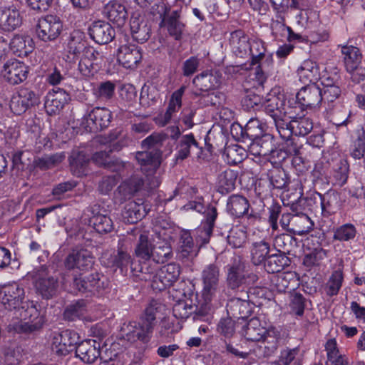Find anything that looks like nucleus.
Listing matches in <instances>:
<instances>
[{"label": "nucleus", "instance_id": "obj_1", "mask_svg": "<svg viewBox=\"0 0 365 365\" xmlns=\"http://www.w3.org/2000/svg\"><path fill=\"white\" fill-rule=\"evenodd\" d=\"M25 289L16 282L5 284L0 288V304L6 310L21 309L20 316L24 319L14 324L12 327L18 333L29 334L41 328L42 318L32 302L25 300Z\"/></svg>", "mask_w": 365, "mask_h": 365}, {"label": "nucleus", "instance_id": "obj_2", "mask_svg": "<svg viewBox=\"0 0 365 365\" xmlns=\"http://www.w3.org/2000/svg\"><path fill=\"white\" fill-rule=\"evenodd\" d=\"M159 305L157 301H151L139 322H130L123 324L122 331L128 341L135 342L139 340L147 342L150 339L156 324L155 314Z\"/></svg>", "mask_w": 365, "mask_h": 365}, {"label": "nucleus", "instance_id": "obj_3", "mask_svg": "<svg viewBox=\"0 0 365 365\" xmlns=\"http://www.w3.org/2000/svg\"><path fill=\"white\" fill-rule=\"evenodd\" d=\"M140 279L150 283L153 290L161 291L172 286L179 278L180 267L176 263H170L155 270L146 264L141 267Z\"/></svg>", "mask_w": 365, "mask_h": 365}, {"label": "nucleus", "instance_id": "obj_4", "mask_svg": "<svg viewBox=\"0 0 365 365\" xmlns=\"http://www.w3.org/2000/svg\"><path fill=\"white\" fill-rule=\"evenodd\" d=\"M220 276V267L215 264L205 266L202 272V297L207 304L218 300L222 296L224 289Z\"/></svg>", "mask_w": 365, "mask_h": 365}, {"label": "nucleus", "instance_id": "obj_5", "mask_svg": "<svg viewBox=\"0 0 365 365\" xmlns=\"http://www.w3.org/2000/svg\"><path fill=\"white\" fill-rule=\"evenodd\" d=\"M242 334L248 341H259L261 340L272 344L271 349L277 347L279 332L277 329L270 327L266 329L262 327L261 322L257 318H252L249 320L242 330Z\"/></svg>", "mask_w": 365, "mask_h": 365}, {"label": "nucleus", "instance_id": "obj_6", "mask_svg": "<svg viewBox=\"0 0 365 365\" xmlns=\"http://www.w3.org/2000/svg\"><path fill=\"white\" fill-rule=\"evenodd\" d=\"M183 209L205 214V220L202 223V227L197 230V238L201 240L202 244L208 243L217 216V209L215 207L206 208L202 199L187 202L184 205Z\"/></svg>", "mask_w": 365, "mask_h": 365}, {"label": "nucleus", "instance_id": "obj_7", "mask_svg": "<svg viewBox=\"0 0 365 365\" xmlns=\"http://www.w3.org/2000/svg\"><path fill=\"white\" fill-rule=\"evenodd\" d=\"M321 85L322 101L327 104L328 108H331L341 94L340 76L336 73L324 74L321 78Z\"/></svg>", "mask_w": 365, "mask_h": 365}, {"label": "nucleus", "instance_id": "obj_8", "mask_svg": "<svg viewBox=\"0 0 365 365\" xmlns=\"http://www.w3.org/2000/svg\"><path fill=\"white\" fill-rule=\"evenodd\" d=\"M111 118L112 113L110 110L104 107H96L83 119L81 125L87 131L97 132L107 128Z\"/></svg>", "mask_w": 365, "mask_h": 365}, {"label": "nucleus", "instance_id": "obj_9", "mask_svg": "<svg viewBox=\"0 0 365 365\" xmlns=\"http://www.w3.org/2000/svg\"><path fill=\"white\" fill-rule=\"evenodd\" d=\"M279 135L282 138H288L294 134L298 136H304L309 133L313 128V123L308 118H299L290 122H278Z\"/></svg>", "mask_w": 365, "mask_h": 365}, {"label": "nucleus", "instance_id": "obj_10", "mask_svg": "<svg viewBox=\"0 0 365 365\" xmlns=\"http://www.w3.org/2000/svg\"><path fill=\"white\" fill-rule=\"evenodd\" d=\"M257 279V275L245 270V266L240 260L228 266L227 282L229 287L232 289L239 288L243 284L250 285Z\"/></svg>", "mask_w": 365, "mask_h": 365}, {"label": "nucleus", "instance_id": "obj_11", "mask_svg": "<svg viewBox=\"0 0 365 365\" xmlns=\"http://www.w3.org/2000/svg\"><path fill=\"white\" fill-rule=\"evenodd\" d=\"M103 61V55L93 47L88 46L80 57L78 70L86 77L92 76L97 72Z\"/></svg>", "mask_w": 365, "mask_h": 365}, {"label": "nucleus", "instance_id": "obj_12", "mask_svg": "<svg viewBox=\"0 0 365 365\" xmlns=\"http://www.w3.org/2000/svg\"><path fill=\"white\" fill-rule=\"evenodd\" d=\"M38 96L29 88H21L10 100V109L16 115L25 113L29 108L37 105Z\"/></svg>", "mask_w": 365, "mask_h": 365}, {"label": "nucleus", "instance_id": "obj_13", "mask_svg": "<svg viewBox=\"0 0 365 365\" xmlns=\"http://www.w3.org/2000/svg\"><path fill=\"white\" fill-rule=\"evenodd\" d=\"M62 24L60 19L53 15H48L38 20L36 28L38 37L43 41L56 39L61 34Z\"/></svg>", "mask_w": 365, "mask_h": 365}, {"label": "nucleus", "instance_id": "obj_14", "mask_svg": "<svg viewBox=\"0 0 365 365\" xmlns=\"http://www.w3.org/2000/svg\"><path fill=\"white\" fill-rule=\"evenodd\" d=\"M93 264V257L87 250H73L64 259V267L67 270L86 271Z\"/></svg>", "mask_w": 365, "mask_h": 365}, {"label": "nucleus", "instance_id": "obj_15", "mask_svg": "<svg viewBox=\"0 0 365 365\" xmlns=\"http://www.w3.org/2000/svg\"><path fill=\"white\" fill-rule=\"evenodd\" d=\"M185 91V86H182L173 93L165 112L159 114L155 118V122L158 125L165 126L176 118L177 113L182 107V98Z\"/></svg>", "mask_w": 365, "mask_h": 365}, {"label": "nucleus", "instance_id": "obj_16", "mask_svg": "<svg viewBox=\"0 0 365 365\" xmlns=\"http://www.w3.org/2000/svg\"><path fill=\"white\" fill-rule=\"evenodd\" d=\"M264 110L272 118L277 130H279L278 122L284 121L285 117L284 100L282 96L269 94L263 101Z\"/></svg>", "mask_w": 365, "mask_h": 365}, {"label": "nucleus", "instance_id": "obj_17", "mask_svg": "<svg viewBox=\"0 0 365 365\" xmlns=\"http://www.w3.org/2000/svg\"><path fill=\"white\" fill-rule=\"evenodd\" d=\"M22 23V17L19 10L14 5L0 6V29L4 31H11Z\"/></svg>", "mask_w": 365, "mask_h": 365}, {"label": "nucleus", "instance_id": "obj_18", "mask_svg": "<svg viewBox=\"0 0 365 365\" xmlns=\"http://www.w3.org/2000/svg\"><path fill=\"white\" fill-rule=\"evenodd\" d=\"M1 73L6 81L16 85L26 79L28 68L24 63L13 60L9 61L4 64Z\"/></svg>", "mask_w": 365, "mask_h": 365}, {"label": "nucleus", "instance_id": "obj_19", "mask_svg": "<svg viewBox=\"0 0 365 365\" xmlns=\"http://www.w3.org/2000/svg\"><path fill=\"white\" fill-rule=\"evenodd\" d=\"M69 99V95L63 89H52L46 96L44 106L46 113L50 115L58 113Z\"/></svg>", "mask_w": 365, "mask_h": 365}, {"label": "nucleus", "instance_id": "obj_20", "mask_svg": "<svg viewBox=\"0 0 365 365\" xmlns=\"http://www.w3.org/2000/svg\"><path fill=\"white\" fill-rule=\"evenodd\" d=\"M118 61L126 68H134L142 59L141 49L133 44H125L118 50Z\"/></svg>", "mask_w": 365, "mask_h": 365}, {"label": "nucleus", "instance_id": "obj_21", "mask_svg": "<svg viewBox=\"0 0 365 365\" xmlns=\"http://www.w3.org/2000/svg\"><path fill=\"white\" fill-rule=\"evenodd\" d=\"M89 35L96 43L106 44L115 37V30L108 22L97 21L89 27Z\"/></svg>", "mask_w": 365, "mask_h": 365}, {"label": "nucleus", "instance_id": "obj_22", "mask_svg": "<svg viewBox=\"0 0 365 365\" xmlns=\"http://www.w3.org/2000/svg\"><path fill=\"white\" fill-rule=\"evenodd\" d=\"M102 262L108 267L120 269L121 272H127L128 267H131L133 259L129 253L122 249H118L113 255L104 254Z\"/></svg>", "mask_w": 365, "mask_h": 365}, {"label": "nucleus", "instance_id": "obj_23", "mask_svg": "<svg viewBox=\"0 0 365 365\" xmlns=\"http://www.w3.org/2000/svg\"><path fill=\"white\" fill-rule=\"evenodd\" d=\"M297 102L304 107H315L322 102L320 88L314 83L302 88L296 95Z\"/></svg>", "mask_w": 365, "mask_h": 365}, {"label": "nucleus", "instance_id": "obj_24", "mask_svg": "<svg viewBox=\"0 0 365 365\" xmlns=\"http://www.w3.org/2000/svg\"><path fill=\"white\" fill-rule=\"evenodd\" d=\"M160 155V152L158 150H146L136 153L135 158L140 165L142 171L150 175L159 167Z\"/></svg>", "mask_w": 365, "mask_h": 365}, {"label": "nucleus", "instance_id": "obj_25", "mask_svg": "<svg viewBox=\"0 0 365 365\" xmlns=\"http://www.w3.org/2000/svg\"><path fill=\"white\" fill-rule=\"evenodd\" d=\"M103 14L118 26H122L128 17L125 6L116 1H110L107 3L103 6Z\"/></svg>", "mask_w": 365, "mask_h": 365}, {"label": "nucleus", "instance_id": "obj_26", "mask_svg": "<svg viewBox=\"0 0 365 365\" xmlns=\"http://www.w3.org/2000/svg\"><path fill=\"white\" fill-rule=\"evenodd\" d=\"M179 244L178 257L182 261H192L197 255L199 248L195 245L193 239L189 232H182Z\"/></svg>", "mask_w": 365, "mask_h": 365}, {"label": "nucleus", "instance_id": "obj_27", "mask_svg": "<svg viewBox=\"0 0 365 365\" xmlns=\"http://www.w3.org/2000/svg\"><path fill=\"white\" fill-rule=\"evenodd\" d=\"M250 153L254 156L268 157L275 152L272 137L264 135L253 140L249 147Z\"/></svg>", "mask_w": 365, "mask_h": 365}, {"label": "nucleus", "instance_id": "obj_28", "mask_svg": "<svg viewBox=\"0 0 365 365\" xmlns=\"http://www.w3.org/2000/svg\"><path fill=\"white\" fill-rule=\"evenodd\" d=\"M248 53L252 57V65H257L262 62V65L267 64V66L272 65V56L267 53L264 43L259 39H252L250 41Z\"/></svg>", "mask_w": 365, "mask_h": 365}, {"label": "nucleus", "instance_id": "obj_29", "mask_svg": "<svg viewBox=\"0 0 365 365\" xmlns=\"http://www.w3.org/2000/svg\"><path fill=\"white\" fill-rule=\"evenodd\" d=\"M96 341L86 340L76 346V356L82 361L93 364L100 356V350L95 346Z\"/></svg>", "mask_w": 365, "mask_h": 365}, {"label": "nucleus", "instance_id": "obj_30", "mask_svg": "<svg viewBox=\"0 0 365 365\" xmlns=\"http://www.w3.org/2000/svg\"><path fill=\"white\" fill-rule=\"evenodd\" d=\"M193 84L202 91L217 88L220 85V76L217 72L205 71L196 76L192 80Z\"/></svg>", "mask_w": 365, "mask_h": 365}, {"label": "nucleus", "instance_id": "obj_31", "mask_svg": "<svg viewBox=\"0 0 365 365\" xmlns=\"http://www.w3.org/2000/svg\"><path fill=\"white\" fill-rule=\"evenodd\" d=\"M143 184L141 178L133 176L120 185L117 191L115 192V197L120 202H122L126 199L131 197L134 193L138 192Z\"/></svg>", "mask_w": 365, "mask_h": 365}, {"label": "nucleus", "instance_id": "obj_32", "mask_svg": "<svg viewBox=\"0 0 365 365\" xmlns=\"http://www.w3.org/2000/svg\"><path fill=\"white\" fill-rule=\"evenodd\" d=\"M130 29L133 38L138 43H143L150 38V29L147 23L140 17H131Z\"/></svg>", "mask_w": 365, "mask_h": 365}, {"label": "nucleus", "instance_id": "obj_33", "mask_svg": "<svg viewBox=\"0 0 365 365\" xmlns=\"http://www.w3.org/2000/svg\"><path fill=\"white\" fill-rule=\"evenodd\" d=\"M160 25H163L170 36L175 40H180L184 29V24L180 21V14L178 11H173L167 17H164Z\"/></svg>", "mask_w": 365, "mask_h": 365}, {"label": "nucleus", "instance_id": "obj_34", "mask_svg": "<svg viewBox=\"0 0 365 365\" xmlns=\"http://www.w3.org/2000/svg\"><path fill=\"white\" fill-rule=\"evenodd\" d=\"M250 203L247 199L240 195H232L227 202V210L232 216L240 217L248 212Z\"/></svg>", "mask_w": 365, "mask_h": 365}, {"label": "nucleus", "instance_id": "obj_35", "mask_svg": "<svg viewBox=\"0 0 365 365\" xmlns=\"http://www.w3.org/2000/svg\"><path fill=\"white\" fill-rule=\"evenodd\" d=\"M230 42L236 56L243 58L248 53L250 41L242 31L237 30L232 32Z\"/></svg>", "mask_w": 365, "mask_h": 365}, {"label": "nucleus", "instance_id": "obj_36", "mask_svg": "<svg viewBox=\"0 0 365 365\" xmlns=\"http://www.w3.org/2000/svg\"><path fill=\"white\" fill-rule=\"evenodd\" d=\"M37 292L45 299L53 297L58 288V281L53 277L45 276L38 277L35 282Z\"/></svg>", "mask_w": 365, "mask_h": 365}, {"label": "nucleus", "instance_id": "obj_37", "mask_svg": "<svg viewBox=\"0 0 365 365\" xmlns=\"http://www.w3.org/2000/svg\"><path fill=\"white\" fill-rule=\"evenodd\" d=\"M198 148V143L192 133L181 136L176 147V159L181 160L186 159L191 151Z\"/></svg>", "mask_w": 365, "mask_h": 365}, {"label": "nucleus", "instance_id": "obj_38", "mask_svg": "<svg viewBox=\"0 0 365 365\" xmlns=\"http://www.w3.org/2000/svg\"><path fill=\"white\" fill-rule=\"evenodd\" d=\"M298 74L302 81L304 83H314L318 79L321 80L319 67L318 64L312 60H305L298 69Z\"/></svg>", "mask_w": 365, "mask_h": 365}, {"label": "nucleus", "instance_id": "obj_39", "mask_svg": "<svg viewBox=\"0 0 365 365\" xmlns=\"http://www.w3.org/2000/svg\"><path fill=\"white\" fill-rule=\"evenodd\" d=\"M325 350L327 360L331 365H350L348 357L339 351L334 339H330L327 341Z\"/></svg>", "mask_w": 365, "mask_h": 365}, {"label": "nucleus", "instance_id": "obj_40", "mask_svg": "<svg viewBox=\"0 0 365 365\" xmlns=\"http://www.w3.org/2000/svg\"><path fill=\"white\" fill-rule=\"evenodd\" d=\"M237 173L229 168H225L217 176L216 185L217 190L222 194H227L235 187Z\"/></svg>", "mask_w": 365, "mask_h": 365}, {"label": "nucleus", "instance_id": "obj_41", "mask_svg": "<svg viewBox=\"0 0 365 365\" xmlns=\"http://www.w3.org/2000/svg\"><path fill=\"white\" fill-rule=\"evenodd\" d=\"M9 46L14 53L19 56H26L34 49L33 39L29 36H15L11 39Z\"/></svg>", "mask_w": 365, "mask_h": 365}, {"label": "nucleus", "instance_id": "obj_42", "mask_svg": "<svg viewBox=\"0 0 365 365\" xmlns=\"http://www.w3.org/2000/svg\"><path fill=\"white\" fill-rule=\"evenodd\" d=\"M74 287L81 292H94L101 287L100 279L97 273L91 274L85 277L75 278Z\"/></svg>", "mask_w": 365, "mask_h": 365}, {"label": "nucleus", "instance_id": "obj_43", "mask_svg": "<svg viewBox=\"0 0 365 365\" xmlns=\"http://www.w3.org/2000/svg\"><path fill=\"white\" fill-rule=\"evenodd\" d=\"M92 161L100 167H104L113 172H120L126 167V164L118 160L113 161L108 152L99 151L93 154Z\"/></svg>", "mask_w": 365, "mask_h": 365}, {"label": "nucleus", "instance_id": "obj_44", "mask_svg": "<svg viewBox=\"0 0 365 365\" xmlns=\"http://www.w3.org/2000/svg\"><path fill=\"white\" fill-rule=\"evenodd\" d=\"M146 215L143 205L130 201L126 204L123 211V220L130 224L137 222Z\"/></svg>", "mask_w": 365, "mask_h": 365}, {"label": "nucleus", "instance_id": "obj_45", "mask_svg": "<svg viewBox=\"0 0 365 365\" xmlns=\"http://www.w3.org/2000/svg\"><path fill=\"white\" fill-rule=\"evenodd\" d=\"M341 53L347 71H351L359 66L361 55L358 48L353 46H342Z\"/></svg>", "mask_w": 365, "mask_h": 365}, {"label": "nucleus", "instance_id": "obj_46", "mask_svg": "<svg viewBox=\"0 0 365 365\" xmlns=\"http://www.w3.org/2000/svg\"><path fill=\"white\" fill-rule=\"evenodd\" d=\"M84 35L80 31H73L68 42V53L73 54L77 58H80L88 45L84 40Z\"/></svg>", "mask_w": 365, "mask_h": 365}, {"label": "nucleus", "instance_id": "obj_47", "mask_svg": "<svg viewBox=\"0 0 365 365\" xmlns=\"http://www.w3.org/2000/svg\"><path fill=\"white\" fill-rule=\"evenodd\" d=\"M269 244L264 240L254 242L250 248L251 260L255 265L264 262L269 252Z\"/></svg>", "mask_w": 365, "mask_h": 365}, {"label": "nucleus", "instance_id": "obj_48", "mask_svg": "<svg viewBox=\"0 0 365 365\" xmlns=\"http://www.w3.org/2000/svg\"><path fill=\"white\" fill-rule=\"evenodd\" d=\"M227 310L235 318L245 319L251 314V307L249 302L240 298L230 300L227 304Z\"/></svg>", "mask_w": 365, "mask_h": 365}, {"label": "nucleus", "instance_id": "obj_49", "mask_svg": "<svg viewBox=\"0 0 365 365\" xmlns=\"http://www.w3.org/2000/svg\"><path fill=\"white\" fill-rule=\"evenodd\" d=\"M173 256L170 245L165 241H159L153 245L151 259L157 263H164Z\"/></svg>", "mask_w": 365, "mask_h": 365}, {"label": "nucleus", "instance_id": "obj_50", "mask_svg": "<svg viewBox=\"0 0 365 365\" xmlns=\"http://www.w3.org/2000/svg\"><path fill=\"white\" fill-rule=\"evenodd\" d=\"M153 245L147 234H141L135 248V256L145 261L151 259Z\"/></svg>", "mask_w": 365, "mask_h": 365}, {"label": "nucleus", "instance_id": "obj_51", "mask_svg": "<svg viewBox=\"0 0 365 365\" xmlns=\"http://www.w3.org/2000/svg\"><path fill=\"white\" fill-rule=\"evenodd\" d=\"M89 158L83 152L73 153L70 158L72 172L77 176L86 175V166Z\"/></svg>", "mask_w": 365, "mask_h": 365}, {"label": "nucleus", "instance_id": "obj_52", "mask_svg": "<svg viewBox=\"0 0 365 365\" xmlns=\"http://www.w3.org/2000/svg\"><path fill=\"white\" fill-rule=\"evenodd\" d=\"M314 223L308 215L304 213L294 215L292 220V230L299 235H303L313 228Z\"/></svg>", "mask_w": 365, "mask_h": 365}, {"label": "nucleus", "instance_id": "obj_53", "mask_svg": "<svg viewBox=\"0 0 365 365\" xmlns=\"http://www.w3.org/2000/svg\"><path fill=\"white\" fill-rule=\"evenodd\" d=\"M289 258L284 255H272L267 257L264 267L269 273L279 272L289 265Z\"/></svg>", "mask_w": 365, "mask_h": 365}, {"label": "nucleus", "instance_id": "obj_54", "mask_svg": "<svg viewBox=\"0 0 365 365\" xmlns=\"http://www.w3.org/2000/svg\"><path fill=\"white\" fill-rule=\"evenodd\" d=\"M197 309L195 305L192 304L189 299L179 300L173 307V313L175 317L181 319H187Z\"/></svg>", "mask_w": 365, "mask_h": 365}, {"label": "nucleus", "instance_id": "obj_55", "mask_svg": "<svg viewBox=\"0 0 365 365\" xmlns=\"http://www.w3.org/2000/svg\"><path fill=\"white\" fill-rule=\"evenodd\" d=\"M90 222L99 233H108L111 232L113 229L112 220L106 215H95L91 218Z\"/></svg>", "mask_w": 365, "mask_h": 365}, {"label": "nucleus", "instance_id": "obj_56", "mask_svg": "<svg viewBox=\"0 0 365 365\" xmlns=\"http://www.w3.org/2000/svg\"><path fill=\"white\" fill-rule=\"evenodd\" d=\"M343 279L344 277L341 270H336L333 272L325 284L324 289L328 296H335L339 293L342 286Z\"/></svg>", "mask_w": 365, "mask_h": 365}, {"label": "nucleus", "instance_id": "obj_57", "mask_svg": "<svg viewBox=\"0 0 365 365\" xmlns=\"http://www.w3.org/2000/svg\"><path fill=\"white\" fill-rule=\"evenodd\" d=\"M247 240L245 228L241 226L233 227L227 237L228 244L234 248L242 247Z\"/></svg>", "mask_w": 365, "mask_h": 365}, {"label": "nucleus", "instance_id": "obj_58", "mask_svg": "<svg viewBox=\"0 0 365 365\" xmlns=\"http://www.w3.org/2000/svg\"><path fill=\"white\" fill-rule=\"evenodd\" d=\"M115 90V84L112 81H107L101 83L97 88L93 90L95 96L101 101H108L111 99Z\"/></svg>", "mask_w": 365, "mask_h": 365}, {"label": "nucleus", "instance_id": "obj_59", "mask_svg": "<svg viewBox=\"0 0 365 365\" xmlns=\"http://www.w3.org/2000/svg\"><path fill=\"white\" fill-rule=\"evenodd\" d=\"M356 235L355 226L351 223H346L335 230L333 238L341 242H346L353 240Z\"/></svg>", "mask_w": 365, "mask_h": 365}, {"label": "nucleus", "instance_id": "obj_60", "mask_svg": "<svg viewBox=\"0 0 365 365\" xmlns=\"http://www.w3.org/2000/svg\"><path fill=\"white\" fill-rule=\"evenodd\" d=\"M65 159V155L63 153H55L51 155H45L41 158H38L36 165L38 168L43 170L51 168Z\"/></svg>", "mask_w": 365, "mask_h": 365}, {"label": "nucleus", "instance_id": "obj_61", "mask_svg": "<svg viewBox=\"0 0 365 365\" xmlns=\"http://www.w3.org/2000/svg\"><path fill=\"white\" fill-rule=\"evenodd\" d=\"M165 136L160 133H153L142 141V147L148 150H158L160 152Z\"/></svg>", "mask_w": 365, "mask_h": 365}, {"label": "nucleus", "instance_id": "obj_62", "mask_svg": "<svg viewBox=\"0 0 365 365\" xmlns=\"http://www.w3.org/2000/svg\"><path fill=\"white\" fill-rule=\"evenodd\" d=\"M272 66H267V64H264V66L262 65V62H260L257 64V66L251 71L250 77L251 79L255 81L257 84L259 86H262L266 81L267 77L270 72V67Z\"/></svg>", "mask_w": 365, "mask_h": 365}, {"label": "nucleus", "instance_id": "obj_63", "mask_svg": "<svg viewBox=\"0 0 365 365\" xmlns=\"http://www.w3.org/2000/svg\"><path fill=\"white\" fill-rule=\"evenodd\" d=\"M265 125L257 118L250 119L245 125L247 134L254 139L262 136Z\"/></svg>", "mask_w": 365, "mask_h": 365}, {"label": "nucleus", "instance_id": "obj_64", "mask_svg": "<svg viewBox=\"0 0 365 365\" xmlns=\"http://www.w3.org/2000/svg\"><path fill=\"white\" fill-rule=\"evenodd\" d=\"M229 163L237 164L244 159L245 155V150L238 145H230L225 151Z\"/></svg>", "mask_w": 365, "mask_h": 365}]
</instances>
